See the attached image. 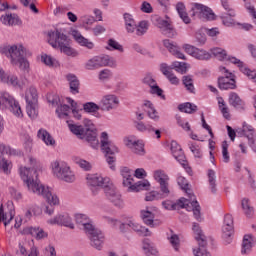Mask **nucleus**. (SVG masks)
<instances>
[{
    "label": "nucleus",
    "mask_w": 256,
    "mask_h": 256,
    "mask_svg": "<svg viewBox=\"0 0 256 256\" xmlns=\"http://www.w3.org/2000/svg\"><path fill=\"white\" fill-rule=\"evenodd\" d=\"M20 177L27 185L28 191L35 193V195H41L49 205H59V197L51 193L49 187H45V185L41 184V181H39L37 166L20 169Z\"/></svg>",
    "instance_id": "f257e3e1"
},
{
    "label": "nucleus",
    "mask_w": 256,
    "mask_h": 256,
    "mask_svg": "<svg viewBox=\"0 0 256 256\" xmlns=\"http://www.w3.org/2000/svg\"><path fill=\"white\" fill-rule=\"evenodd\" d=\"M75 221L80 229L84 231L87 237L90 239L91 247L101 251L103 249V243L105 241V236L101 230L97 229L93 225V221L86 214H76Z\"/></svg>",
    "instance_id": "f03ea898"
},
{
    "label": "nucleus",
    "mask_w": 256,
    "mask_h": 256,
    "mask_svg": "<svg viewBox=\"0 0 256 256\" xmlns=\"http://www.w3.org/2000/svg\"><path fill=\"white\" fill-rule=\"evenodd\" d=\"M86 128L81 125L68 124V127L78 139H85L87 143H90L92 149H97L99 147V139H97V128L91 119L86 118L83 121Z\"/></svg>",
    "instance_id": "7ed1b4c3"
},
{
    "label": "nucleus",
    "mask_w": 256,
    "mask_h": 256,
    "mask_svg": "<svg viewBox=\"0 0 256 256\" xmlns=\"http://www.w3.org/2000/svg\"><path fill=\"white\" fill-rule=\"evenodd\" d=\"M48 43L53 49H60L67 57H77L79 53L71 47V39L59 30H49L47 33Z\"/></svg>",
    "instance_id": "20e7f679"
},
{
    "label": "nucleus",
    "mask_w": 256,
    "mask_h": 256,
    "mask_svg": "<svg viewBox=\"0 0 256 256\" xmlns=\"http://www.w3.org/2000/svg\"><path fill=\"white\" fill-rule=\"evenodd\" d=\"M0 53L9 57L12 65H18L22 71L29 69V61L25 58L27 57V50L23 45L2 46L0 47Z\"/></svg>",
    "instance_id": "39448f33"
},
{
    "label": "nucleus",
    "mask_w": 256,
    "mask_h": 256,
    "mask_svg": "<svg viewBox=\"0 0 256 256\" xmlns=\"http://www.w3.org/2000/svg\"><path fill=\"white\" fill-rule=\"evenodd\" d=\"M162 205L164 208H166L168 211H177V209H186L188 211H193V215L196 219V221H203V218L201 217V206L199 205V202L192 200L190 201L187 198H180L176 203H173L170 200L162 202Z\"/></svg>",
    "instance_id": "423d86ee"
},
{
    "label": "nucleus",
    "mask_w": 256,
    "mask_h": 256,
    "mask_svg": "<svg viewBox=\"0 0 256 256\" xmlns=\"http://www.w3.org/2000/svg\"><path fill=\"white\" fill-rule=\"evenodd\" d=\"M154 179L160 185L161 193L152 191L146 194L145 201H155V199H165L171 191L169 190V176L162 170L154 172Z\"/></svg>",
    "instance_id": "0eeeda50"
},
{
    "label": "nucleus",
    "mask_w": 256,
    "mask_h": 256,
    "mask_svg": "<svg viewBox=\"0 0 256 256\" xmlns=\"http://www.w3.org/2000/svg\"><path fill=\"white\" fill-rule=\"evenodd\" d=\"M121 176L123 177L124 187H128L130 193H139V191H149L151 184L149 180H141L133 184V170L128 167L121 169Z\"/></svg>",
    "instance_id": "6e6552de"
},
{
    "label": "nucleus",
    "mask_w": 256,
    "mask_h": 256,
    "mask_svg": "<svg viewBox=\"0 0 256 256\" xmlns=\"http://www.w3.org/2000/svg\"><path fill=\"white\" fill-rule=\"evenodd\" d=\"M100 143H101V149L103 153H105L106 155V161L108 165H110V169H112V171H115L114 163L116 161V158L113 155L115 153H119V148H117V146H115V144L111 142V140H109V134H107V132L101 133Z\"/></svg>",
    "instance_id": "1a4fd4ad"
},
{
    "label": "nucleus",
    "mask_w": 256,
    "mask_h": 256,
    "mask_svg": "<svg viewBox=\"0 0 256 256\" xmlns=\"http://www.w3.org/2000/svg\"><path fill=\"white\" fill-rule=\"evenodd\" d=\"M52 171L60 181L65 183H75V172L71 170V167L65 162L55 161L52 163Z\"/></svg>",
    "instance_id": "9d476101"
},
{
    "label": "nucleus",
    "mask_w": 256,
    "mask_h": 256,
    "mask_svg": "<svg viewBox=\"0 0 256 256\" xmlns=\"http://www.w3.org/2000/svg\"><path fill=\"white\" fill-rule=\"evenodd\" d=\"M0 109H9L15 117H23V111L19 102L8 92L0 93Z\"/></svg>",
    "instance_id": "9b49d317"
},
{
    "label": "nucleus",
    "mask_w": 256,
    "mask_h": 256,
    "mask_svg": "<svg viewBox=\"0 0 256 256\" xmlns=\"http://www.w3.org/2000/svg\"><path fill=\"white\" fill-rule=\"evenodd\" d=\"M192 229L198 243V248L193 249L194 256H211V253L207 251V236L203 234V230H201L199 224L194 223Z\"/></svg>",
    "instance_id": "f8f14e48"
},
{
    "label": "nucleus",
    "mask_w": 256,
    "mask_h": 256,
    "mask_svg": "<svg viewBox=\"0 0 256 256\" xmlns=\"http://www.w3.org/2000/svg\"><path fill=\"white\" fill-rule=\"evenodd\" d=\"M26 113L30 119H36L39 112L37 111V105L39 103V96L35 87H30L26 91Z\"/></svg>",
    "instance_id": "ddd939ff"
},
{
    "label": "nucleus",
    "mask_w": 256,
    "mask_h": 256,
    "mask_svg": "<svg viewBox=\"0 0 256 256\" xmlns=\"http://www.w3.org/2000/svg\"><path fill=\"white\" fill-rule=\"evenodd\" d=\"M151 21L153 25H155L156 27H158V29H160L162 35H165V37H169L170 39H173V37L177 35V32L175 31L173 24H171V21L165 20L161 18L159 15L152 16Z\"/></svg>",
    "instance_id": "4468645a"
},
{
    "label": "nucleus",
    "mask_w": 256,
    "mask_h": 256,
    "mask_svg": "<svg viewBox=\"0 0 256 256\" xmlns=\"http://www.w3.org/2000/svg\"><path fill=\"white\" fill-rule=\"evenodd\" d=\"M192 15L194 17H198V19H202V21H213L215 19V13L211 8L195 3L192 7Z\"/></svg>",
    "instance_id": "2eb2a0df"
},
{
    "label": "nucleus",
    "mask_w": 256,
    "mask_h": 256,
    "mask_svg": "<svg viewBox=\"0 0 256 256\" xmlns=\"http://www.w3.org/2000/svg\"><path fill=\"white\" fill-rule=\"evenodd\" d=\"M221 71H224L225 76L218 78V87L222 91H227L229 89H237V82L235 81V76L233 73L229 72L227 68H220Z\"/></svg>",
    "instance_id": "dca6fc26"
},
{
    "label": "nucleus",
    "mask_w": 256,
    "mask_h": 256,
    "mask_svg": "<svg viewBox=\"0 0 256 256\" xmlns=\"http://www.w3.org/2000/svg\"><path fill=\"white\" fill-rule=\"evenodd\" d=\"M103 189L109 201H111L116 207H123V201L121 200V195L118 193L117 189L115 188V185L111 183L110 178H109V182L104 184Z\"/></svg>",
    "instance_id": "f3484780"
},
{
    "label": "nucleus",
    "mask_w": 256,
    "mask_h": 256,
    "mask_svg": "<svg viewBox=\"0 0 256 256\" xmlns=\"http://www.w3.org/2000/svg\"><path fill=\"white\" fill-rule=\"evenodd\" d=\"M119 107V97L115 94H106L100 100L101 111H113Z\"/></svg>",
    "instance_id": "a211bd4d"
},
{
    "label": "nucleus",
    "mask_w": 256,
    "mask_h": 256,
    "mask_svg": "<svg viewBox=\"0 0 256 256\" xmlns=\"http://www.w3.org/2000/svg\"><path fill=\"white\" fill-rule=\"evenodd\" d=\"M233 233H235L233 228V216L226 214L224 217V226L222 227V237L225 239L226 243H231Z\"/></svg>",
    "instance_id": "6ab92c4d"
},
{
    "label": "nucleus",
    "mask_w": 256,
    "mask_h": 256,
    "mask_svg": "<svg viewBox=\"0 0 256 256\" xmlns=\"http://www.w3.org/2000/svg\"><path fill=\"white\" fill-rule=\"evenodd\" d=\"M48 223H50V225H63L69 229H75V224H73V221L68 214L57 215L56 217L48 220Z\"/></svg>",
    "instance_id": "aec40b11"
},
{
    "label": "nucleus",
    "mask_w": 256,
    "mask_h": 256,
    "mask_svg": "<svg viewBox=\"0 0 256 256\" xmlns=\"http://www.w3.org/2000/svg\"><path fill=\"white\" fill-rule=\"evenodd\" d=\"M86 179L90 187H104V185L109 183V178H103L97 174L88 175Z\"/></svg>",
    "instance_id": "412c9836"
},
{
    "label": "nucleus",
    "mask_w": 256,
    "mask_h": 256,
    "mask_svg": "<svg viewBox=\"0 0 256 256\" xmlns=\"http://www.w3.org/2000/svg\"><path fill=\"white\" fill-rule=\"evenodd\" d=\"M163 45L164 47H166V49H168L169 53H171L172 55H175V57H177L178 59H184L185 60V54H183L176 43H174L173 41L169 40V39H165L163 40Z\"/></svg>",
    "instance_id": "4be33fe9"
},
{
    "label": "nucleus",
    "mask_w": 256,
    "mask_h": 256,
    "mask_svg": "<svg viewBox=\"0 0 256 256\" xmlns=\"http://www.w3.org/2000/svg\"><path fill=\"white\" fill-rule=\"evenodd\" d=\"M127 227L130 229H133L138 235H141L142 237H151V231L149 228H145V226L139 225L137 222L133 220H129L127 222Z\"/></svg>",
    "instance_id": "5701e85b"
},
{
    "label": "nucleus",
    "mask_w": 256,
    "mask_h": 256,
    "mask_svg": "<svg viewBox=\"0 0 256 256\" xmlns=\"http://www.w3.org/2000/svg\"><path fill=\"white\" fill-rule=\"evenodd\" d=\"M23 231L25 235H31L37 240L46 239V237H48L47 232H45V230L40 227H28L25 228Z\"/></svg>",
    "instance_id": "b1692460"
},
{
    "label": "nucleus",
    "mask_w": 256,
    "mask_h": 256,
    "mask_svg": "<svg viewBox=\"0 0 256 256\" xmlns=\"http://www.w3.org/2000/svg\"><path fill=\"white\" fill-rule=\"evenodd\" d=\"M72 37L81 45V47H86V49H93V47H95V44L92 41L83 37L77 30L72 31Z\"/></svg>",
    "instance_id": "393cba45"
},
{
    "label": "nucleus",
    "mask_w": 256,
    "mask_h": 256,
    "mask_svg": "<svg viewBox=\"0 0 256 256\" xmlns=\"http://www.w3.org/2000/svg\"><path fill=\"white\" fill-rule=\"evenodd\" d=\"M94 57L98 65V69H101V67H115L116 65L115 59L109 55H100Z\"/></svg>",
    "instance_id": "a878e982"
},
{
    "label": "nucleus",
    "mask_w": 256,
    "mask_h": 256,
    "mask_svg": "<svg viewBox=\"0 0 256 256\" xmlns=\"http://www.w3.org/2000/svg\"><path fill=\"white\" fill-rule=\"evenodd\" d=\"M83 110L85 111V113H90L92 115H94L95 117H101V114L99 113V111H101V105L95 103V102H86L83 104Z\"/></svg>",
    "instance_id": "bb28decb"
},
{
    "label": "nucleus",
    "mask_w": 256,
    "mask_h": 256,
    "mask_svg": "<svg viewBox=\"0 0 256 256\" xmlns=\"http://www.w3.org/2000/svg\"><path fill=\"white\" fill-rule=\"evenodd\" d=\"M228 101H229V105H231L235 109H243L245 107V101H243V99H241L239 94L235 92H231L229 94Z\"/></svg>",
    "instance_id": "cd10ccee"
},
{
    "label": "nucleus",
    "mask_w": 256,
    "mask_h": 256,
    "mask_svg": "<svg viewBox=\"0 0 256 256\" xmlns=\"http://www.w3.org/2000/svg\"><path fill=\"white\" fill-rule=\"evenodd\" d=\"M124 21L127 33H135V29H137V22L135 21V18H133V15L125 13Z\"/></svg>",
    "instance_id": "c85d7f7f"
},
{
    "label": "nucleus",
    "mask_w": 256,
    "mask_h": 256,
    "mask_svg": "<svg viewBox=\"0 0 256 256\" xmlns=\"http://www.w3.org/2000/svg\"><path fill=\"white\" fill-rule=\"evenodd\" d=\"M143 249L146 251L147 256H159V251L155 248V244L150 239L143 240Z\"/></svg>",
    "instance_id": "c756f323"
},
{
    "label": "nucleus",
    "mask_w": 256,
    "mask_h": 256,
    "mask_svg": "<svg viewBox=\"0 0 256 256\" xmlns=\"http://www.w3.org/2000/svg\"><path fill=\"white\" fill-rule=\"evenodd\" d=\"M141 219L145 225H148V227H155V214H153L151 211L142 210Z\"/></svg>",
    "instance_id": "7c9ffc66"
},
{
    "label": "nucleus",
    "mask_w": 256,
    "mask_h": 256,
    "mask_svg": "<svg viewBox=\"0 0 256 256\" xmlns=\"http://www.w3.org/2000/svg\"><path fill=\"white\" fill-rule=\"evenodd\" d=\"M37 137L41 139L45 145H50L51 147L55 145V139L45 129H40L37 133Z\"/></svg>",
    "instance_id": "2f4dec72"
},
{
    "label": "nucleus",
    "mask_w": 256,
    "mask_h": 256,
    "mask_svg": "<svg viewBox=\"0 0 256 256\" xmlns=\"http://www.w3.org/2000/svg\"><path fill=\"white\" fill-rule=\"evenodd\" d=\"M177 183L179 185V187H181V189L183 191H185L187 193V195L190 197V203H192V201H197L194 200L193 197H195L193 194H191V189H189V182H187V179H185V177L183 176H179L177 179Z\"/></svg>",
    "instance_id": "473e14b6"
},
{
    "label": "nucleus",
    "mask_w": 256,
    "mask_h": 256,
    "mask_svg": "<svg viewBox=\"0 0 256 256\" xmlns=\"http://www.w3.org/2000/svg\"><path fill=\"white\" fill-rule=\"evenodd\" d=\"M1 21L4 25H22L21 19H19V16L15 14H8L6 16H2Z\"/></svg>",
    "instance_id": "72a5a7b5"
},
{
    "label": "nucleus",
    "mask_w": 256,
    "mask_h": 256,
    "mask_svg": "<svg viewBox=\"0 0 256 256\" xmlns=\"http://www.w3.org/2000/svg\"><path fill=\"white\" fill-rule=\"evenodd\" d=\"M67 81H69L71 93H79V79L74 74H68Z\"/></svg>",
    "instance_id": "f704fd0d"
},
{
    "label": "nucleus",
    "mask_w": 256,
    "mask_h": 256,
    "mask_svg": "<svg viewBox=\"0 0 256 256\" xmlns=\"http://www.w3.org/2000/svg\"><path fill=\"white\" fill-rule=\"evenodd\" d=\"M251 241H253L252 235H245L243 237L242 250H241L242 255H247V253L251 251V247H253V244L251 243Z\"/></svg>",
    "instance_id": "c9c22d12"
},
{
    "label": "nucleus",
    "mask_w": 256,
    "mask_h": 256,
    "mask_svg": "<svg viewBox=\"0 0 256 256\" xmlns=\"http://www.w3.org/2000/svg\"><path fill=\"white\" fill-rule=\"evenodd\" d=\"M226 61L232 62L234 65H238L240 71L244 73V75H249L251 73V69L245 67L243 61L239 60L238 58L227 56Z\"/></svg>",
    "instance_id": "e433bc0d"
},
{
    "label": "nucleus",
    "mask_w": 256,
    "mask_h": 256,
    "mask_svg": "<svg viewBox=\"0 0 256 256\" xmlns=\"http://www.w3.org/2000/svg\"><path fill=\"white\" fill-rule=\"evenodd\" d=\"M104 219L113 227H116V225H120L119 229H120L121 233H125L127 231V229H129V227L127 226V222L121 223L119 220L111 218L109 216H104Z\"/></svg>",
    "instance_id": "4c0bfd02"
},
{
    "label": "nucleus",
    "mask_w": 256,
    "mask_h": 256,
    "mask_svg": "<svg viewBox=\"0 0 256 256\" xmlns=\"http://www.w3.org/2000/svg\"><path fill=\"white\" fill-rule=\"evenodd\" d=\"M149 31V23L147 21H140L138 24H136L135 32L138 37H142V35H145Z\"/></svg>",
    "instance_id": "58836bf2"
},
{
    "label": "nucleus",
    "mask_w": 256,
    "mask_h": 256,
    "mask_svg": "<svg viewBox=\"0 0 256 256\" xmlns=\"http://www.w3.org/2000/svg\"><path fill=\"white\" fill-rule=\"evenodd\" d=\"M217 176L212 169L208 170V182L212 193H217Z\"/></svg>",
    "instance_id": "ea45409f"
},
{
    "label": "nucleus",
    "mask_w": 256,
    "mask_h": 256,
    "mask_svg": "<svg viewBox=\"0 0 256 256\" xmlns=\"http://www.w3.org/2000/svg\"><path fill=\"white\" fill-rule=\"evenodd\" d=\"M242 209L245 213L246 217H253V213H255V210L253 209L251 203H249V199L244 198L241 202Z\"/></svg>",
    "instance_id": "a19ab883"
},
{
    "label": "nucleus",
    "mask_w": 256,
    "mask_h": 256,
    "mask_svg": "<svg viewBox=\"0 0 256 256\" xmlns=\"http://www.w3.org/2000/svg\"><path fill=\"white\" fill-rule=\"evenodd\" d=\"M179 111H181V113H195V111H197V106L193 105L192 103L186 102L183 104H180L178 106Z\"/></svg>",
    "instance_id": "79ce46f5"
},
{
    "label": "nucleus",
    "mask_w": 256,
    "mask_h": 256,
    "mask_svg": "<svg viewBox=\"0 0 256 256\" xmlns=\"http://www.w3.org/2000/svg\"><path fill=\"white\" fill-rule=\"evenodd\" d=\"M6 83L12 85V87H18L19 89L23 88V85H25V81L19 80L15 75L8 76V81H6Z\"/></svg>",
    "instance_id": "37998d69"
},
{
    "label": "nucleus",
    "mask_w": 256,
    "mask_h": 256,
    "mask_svg": "<svg viewBox=\"0 0 256 256\" xmlns=\"http://www.w3.org/2000/svg\"><path fill=\"white\" fill-rule=\"evenodd\" d=\"M182 83L189 93H195V86L193 85V78L191 76H183Z\"/></svg>",
    "instance_id": "c03bdc74"
},
{
    "label": "nucleus",
    "mask_w": 256,
    "mask_h": 256,
    "mask_svg": "<svg viewBox=\"0 0 256 256\" xmlns=\"http://www.w3.org/2000/svg\"><path fill=\"white\" fill-rule=\"evenodd\" d=\"M193 57L195 59H199L200 61H207V59L211 58V54L203 49L196 48Z\"/></svg>",
    "instance_id": "a18cd8bd"
},
{
    "label": "nucleus",
    "mask_w": 256,
    "mask_h": 256,
    "mask_svg": "<svg viewBox=\"0 0 256 256\" xmlns=\"http://www.w3.org/2000/svg\"><path fill=\"white\" fill-rule=\"evenodd\" d=\"M212 55L219 59V61H227V51L222 48H214L211 50Z\"/></svg>",
    "instance_id": "49530a36"
},
{
    "label": "nucleus",
    "mask_w": 256,
    "mask_h": 256,
    "mask_svg": "<svg viewBox=\"0 0 256 256\" xmlns=\"http://www.w3.org/2000/svg\"><path fill=\"white\" fill-rule=\"evenodd\" d=\"M56 113L60 119H67L69 116V105L63 104L56 109Z\"/></svg>",
    "instance_id": "de8ad7c7"
},
{
    "label": "nucleus",
    "mask_w": 256,
    "mask_h": 256,
    "mask_svg": "<svg viewBox=\"0 0 256 256\" xmlns=\"http://www.w3.org/2000/svg\"><path fill=\"white\" fill-rule=\"evenodd\" d=\"M144 107H148V116L150 117V119H159V116L157 115V110H155V108L153 107V103H151V101L146 100L144 102Z\"/></svg>",
    "instance_id": "09e8293b"
},
{
    "label": "nucleus",
    "mask_w": 256,
    "mask_h": 256,
    "mask_svg": "<svg viewBox=\"0 0 256 256\" xmlns=\"http://www.w3.org/2000/svg\"><path fill=\"white\" fill-rule=\"evenodd\" d=\"M134 125L137 131H140V133H145V131L150 134L153 133V126L151 125H145L143 122H134Z\"/></svg>",
    "instance_id": "8fccbe9b"
},
{
    "label": "nucleus",
    "mask_w": 256,
    "mask_h": 256,
    "mask_svg": "<svg viewBox=\"0 0 256 256\" xmlns=\"http://www.w3.org/2000/svg\"><path fill=\"white\" fill-rule=\"evenodd\" d=\"M1 221H3L5 227H7V225H9L11 223V221H13V215H11V214L7 215L3 211V205L0 206V223H1Z\"/></svg>",
    "instance_id": "3c124183"
},
{
    "label": "nucleus",
    "mask_w": 256,
    "mask_h": 256,
    "mask_svg": "<svg viewBox=\"0 0 256 256\" xmlns=\"http://www.w3.org/2000/svg\"><path fill=\"white\" fill-rule=\"evenodd\" d=\"M74 162L76 165L80 166L83 171H91V163H89L87 160L76 157L74 158Z\"/></svg>",
    "instance_id": "603ef678"
},
{
    "label": "nucleus",
    "mask_w": 256,
    "mask_h": 256,
    "mask_svg": "<svg viewBox=\"0 0 256 256\" xmlns=\"http://www.w3.org/2000/svg\"><path fill=\"white\" fill-rule=\"evenodd\" d=\"M172 69H175L177 73L184 75V73H187V64L183 62H173Z\"/></svg>",
    "instance_id": "864d4df0"
},
{
    "label": "nucleus",
    "mask_w": 256,
    "mask_h": 256,
    "mask_svg": "<svg viewBox=\"0 0 256 256\" xmlns=\"http://www.w3.org/2000/svg\"><path fill=\"white\" fill-rule=\"evenodd\" d=\"M220 17L225 27H231V25H235V19H233L235 16H230L229 12L227 14H222Z\"/></svg>",
    "instance_id": "5fc2aeb1"
},
{
    "label": "nucleus",
    "mask_w": 256,
    "mask_h": 256,
    "mask_svg": "<svg viewBox=\"0 0 256 256\" xmlns=\"http://www.w3.org/2000/svg\"><path fill=\"white\" fill-rule=\"evenodd\" d=\"M195 39L197 45L203 46L205 43H207V36L205 35V32H203V30H199L198 32H196Z\"/></svg>",
    "instance_id": "6e6d98bb"
},
{
    "label": "nucleus",
    "mask_w": 256,
    "mask_h": 256,
    "mask_svg": "<svg viewBox=\"0 0 256 256\" xmlns=\"http://www.w3.org/2000/svg\"><path fill=\"white\" fill-rule=\"evenodd\" d=\"M229 144H227V141L222 142V157L224 163H229L230 157H229Z\"/></svg>",
    "instance_id": "4d7b16f0"
},
{
    "label": "nucleus",
    "mask_w": 256,
    "mask_h": 256,
    "mask_svg": "<svg viewBox=\"0 0 256 256\" xmlns=\"http://www.w3.org/2000/svg\"><path fill=\"white\" fill-rule=\"evenodd\" d=\"M145 145L142 144L141 141H137L136 144L133 146L132 151L136 155H145Z\"/></svg>",
    "instance_id": "13d9d810"
},
{
    "label": "nucleus",
    "mask_w": 256,
    "mask_h": 256,
    "mask_svg": "<svg viewBox=\"0 0 256 256\" xmlns=\"http://www.w3.org/2000/svg\"><path fill=\"white\" fill-rule=\"evenodd\" d=\"M86 69L88 71H95V69H99L95 56L86 62Z\"/></svg>",
    "instance_id": "bf43d9fd"
},
{
    "label": "nucleus",
    "mask_w": 256,
    "mask_h": 256,
    "mask_svg": "<svg viewBox=\"0 0 256 256\" xmlns=\"http://www.w3.org/2000/svg\"><path fill=\"white\" fill-rule=\"evenodd\" d=\"M168 239L172 247H174V249H176L177 251V247H179V243H180L179 236L177 234H174L173 230H171V236Z\"/></svg>",
    "instance_id": "052dcab7"
},
{
    "label": "nucleus",
    "mask_w": 256,
    "mask_h": 256,
    "mask_svg": "<svg viewBox=\"0 0 256 256\" xmlns=\"http://www.w3.org/2000/svg\"><path fill=\"white\" fill-rule=\"evenodd\" d=\"M108 46L114 49L115 51H120V53H123V46L119 44V42L115 41L114 39L108 40Z\"/></svg>",
    "instance_id": "680f3d73"
},
{
    "label": "nucleus",
    "mask_w": 256,
    "mask_h": 256,
    "mask_svg": "<svg viewBox=\"0 0 256 256\" xmlns=\"http://www.w3.org/2000/svg\"><path fill=\"white\" fill-rule=\"evenodd\" d=\"M189 149L194 154L195 157L201 158V148H199V145L194 143H189Z\"/></svg>",
    "instance_id": "e2e57ef3"
},
{
    "label": "nucleus",
    "mask_w": 256,
    "mask_h": 256,
    "mask_svg": "<svg viewBox=\"0 0 256 256\" xmlns=\"http://www.w3.org/2000/svg\"><path fill=\"white\" fill-rule=\"evenodd\" d=\"M111 70L109 69H104L101 70L99 73V79L100 81H107L108 79H111Z\"/></svg>",
    "instance_id": "0e129e2a"
},
{
    "label": "nucleus",
    "mask_w": 256,
    "mask_h": 256,
    "mask_svg": "<svg viewBox=\"0 0 256 256\" xmlns=\"http://www.w3.org/2000/svg\"><path fill=\"white\" fill-rule=\"evenodd\" d=\"M150 93L153 95H158L161 99H165V95H163V89H161L157 84L151 87Z\"/></svg>",
    "instance_id": "69168bd1"
},
{
    "label": "nucleus",
    "mask_w": 256,
    "mask_h": 256,
    "mask_svg": "<svg viewBox=\"0 0 256 256\" xmlns=\"http://www.w3.org/2000/svg\"><path fill=\"white\" fill-rule=\"evenodd\" d=\"M9 153H11V148L0 143V163H2L3 159H5L3 156Z\"/></svg>",
    "instance_id": "338daca9"
},
{
    "label": "nucleus",
    "mask_w": 256,
    "mask_h": 256,
    "mask_svg": "<svg viewBox=\"0 0 256 256\" xmlns=\"http://www.w3.org/2000/svg\"><path fill=\"white\" fill-rule=\"evenodd\" d=\"M143 83L144 85H149L150 89H152V87L157 85V82L155 81V79H153L152 75H146L143 79Z\"/></svg>",
    "instance_id": "774afa93"
}]
</instances>
